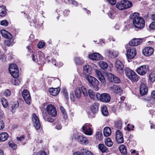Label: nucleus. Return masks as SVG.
I'll list each match as a JSON object with an SVG mask.
<instances>
[{"instance_id":"nucleus-14","label":"nucleus","mask_w":155,"mask_h":155,"mask_svg":"<svg viewBox=\"0 0 155 155\" xmlns=\"http://www.w3.org/2000/svg\"><path fill=\"white\" fill-rule=\"evenodd\" d=\"M22 95L26 103L28 104H30L31 97L29 92L26 90H24L22 92Z\"/></svg>"},{"instance_id":"nucleus-56","label":"nucleus","mask_w":155,"mask_h":155,"mask_svg":"<svg viewBox=\"0 0 155 155\" xmlns=\"http://www.w3.org/2000/svg\"><path fill=\"white\" fill-rule=\"evenodd\" d=\"M127 126V129L128 131L133 130V128L134 127V126L131 125H130L129 124H128Z\"/></svg>"},{"instance_id":"nucleus-38","label":"nucleus","mask_w":155,"mask_h":155,"mask_svg":"<svg viewBox=\"0 0 155 155\" xmlns=\"http://www.w3.org/2000/svg\"><path fill=\"white\" fill-rule=\"evenodd\" d=\"M119 151L123 155L126 154L127 153L125 146L124 145H121L119 147Z\"/></svg>"},{"instance_id":"nucleus-30","label":"nucleus","mask_w":155,"mask_h":155,"mask_svg":"<svg viewBox=\"0 0 155 155\" xmlns=\"http://www.w3.org/2000/svg\"><path fill=\"white\" fill-rule=\"evenodd\" d=\"M104 134L105 137H108L111 134L110 128L108 127H105L103 130Z\"/></svg>"},{"instance_id":"nucleus-8","label":"nucleus","mask_w":155,"mask_h":155,"mask_svg":"<svg viewBox=\"0 0 155 155\" xmlns=\"http://www.w3.org/2000/svg\"><path fill=\"white\" fill-rule=\"evenodd\" d=\"M126 56L128 59H131L134 57L136 54L135 48L129 46L126 48Z\"/></svg>"},{"instance_id":"nucleus-57","label":"nucleus","mask_w":155,"mask_h":155,"mask_svg":"<svg viewBox=\"0 0 155 155\" xmlns=\"http://www.w3.org/2000/svg\"><path fill=\"white\" fill-rule=\"evenodd\" d=\"M107 1L112 5H114L116 2V0H107Z\"/></svg>"},{"instance_id":"nucleus-13","label":"nucleus","mask_w":155,"mask_h":155,"mask_svg":"<svg viewBox=\"0 0 155 155\" xmlns=\"http://www.w3.org/2000/svg\"><path fill=\"white\" fill-rule=\"evenodd\" d=\"M47 110L48 114L52 117H55L57 115V111L55 107L51 104L48 105L47 107Z\"/></svg>"},{"instance_id":"nucleus-3","label":"nucleus","mask_w":155,"mask_h":155,"mask_svg":"<svg viewBox=\"0 0 155 155\" xmlns=\"http://www.w3.org/2000/svg\"><path fill=\"white\" fill-rule=\"evenodd\" d=\"M132 6V2L128 0H123L117 2L116 5V8L120 10H123L130 8Z\"/></svg>"},{"instance_id":"nucleus-53","label":"nucleus","mask_w":155,"mask_h":155,"mask_svg":"<svg viewBox=\"0 0 155 155\" xmlns=\"http://www.w3.org/2000/svg\"><path fill=\"white\" fill-rule=\"evenodd\" d=\"M45 45V43L44 42H40L38 45V47L39 48H43Z\"/></svg>"},{"instance_id":"nucleus-35","label":"nucleus","mask_w":155,"mask_h":155,"mask_svg":"<svg viewBox=\"0 0 155 155\" xmlns=\"http://www.w3.org/2000/svg\"><path fill=\"white\" fill-rule=\"evenodd\" d=\"M96 139L98 141H101L103 138V136L102 132L98 131L96 132L95 135Z\"/></svg>"},{"instance_id":"nucleus-2","label":"nucleus","mask_w":155,"mask_h":155,"mask_svg":"<svg viewBox=\"0 0 155 155\" xmlns=\"http://www.w3.org/2000/svg\"><path fill=\"white\" fill-rule=\"evenodd\" d=\"M139 13H134L130 15V17L133 20L132 22L134 26L138 29H141L144 27L145 21L144 19L139 16Z\"/></svg>"},{"instance_id":"nucleus-6","label":"nucleus","mask_w":155,"mask_h":155,"mask_svg":"<svg viewBox=\"0 0 155 155\" xmlns=\"http://www.w3.org/2000/svg\"><path fill=\"white\" fill-rule=\"evenodd\" d=\"M85 78L89 83L93 86L95 90L98 91L99 90V82L96 78L91 76L86 75Z\"/></svg>"},{"instance_id":"nucleus-44","label":"nucleus","mask_w":155,"mask_h":155,"mask_svg":"<svg viewBox=\"0 0 155 155\" xmlns=\"http://www.w3.org/2000/svg\"><path fill=\"white\" fill-rule=\"evenodd\" d=\"M88 94L90 97L92 99H94L95 97V93L91 90H89L88 91Z\"/></svg>"},{"instance_id":"nucleus-18","label":"nucleus","mask_w":155,"mask_h":155,"mask_svg":"<svg viewBox=\"0 0 155 155\" xmlns=\"http://www.w3.org/2000/svg\"><path fill=\"white\" fill-rule=\"evenodd\" d=\"M153 52V49L150 47L144 48L142 50L143 54L145 56H149L151 55Z\"/></svg>"},{"instance_id":"nucleus-17","label":"nucleus","mask_w":155,"mask_h":155,"mask_svg":"<svg viewBox=\"0 0 155 155\" xmlns=\"http://www.w3.org/2000/svg\"><path fill=\"white\" fill-rule=\"evenodd\" d=\"M12 67H15L14 66H13V65H10L9 66V72L13 78H18L19 75L18 68L13 69L12 68Z\"/></svg>"},{"instance_id":"nucleus-49","label":"nucleus","mask_w":155,"mask_h":155,"mask_svg":"<svg viewBox=\"0 0 155 155\" xmlns=\"http://www.w3.org/2000/svg\"><path fill=\"white\" fill-rule=\"evenodd\" d=\"M115 125L118 128L120 129L122 127L121 121L120 120L116 121L115 123Z\"/></svg>"},{"instance_id":"nucleus-24","label":"nucleus","mask_w":155,"mask_h":155,"mask_svg":"<svg viewBox=\"0 0 155 155\" xmlns=\"http://www.w3.org/2000/svg\"><path fill=\"white\" fill-rule=\"evenodd\" d=\"M77 140L82 144H87L88 143L87 139L83 135H80L77 137Z\"/></svg>"},{"instance_id":"nucleus-50","label":"nucleus","mask_w":155,"mask_h":155,"mask_svg":"<svg viewBox=\"0 0 155 155\" xmlns=\"http://www.w3.org/2000/svg\"><path fill=\"white\" fill-rule=\"evenodd\" d=\"M11 91L8 89L5 90L3 92V95L6 97L9 96L11 95Z\"/></svg>"},{"instance_id":"nucleus-55","label":"nucleus","mask_w":155,"mask_h":155,"mask_svg":"<svg viewBox=\"0 0 155 155\" xmlns=\"http://www.w3.org/2000/svg\"><path fill=\"white\" fill-rule=\"evenodd\" d=\"M149 28L151 29L155 30V22H153L150 24Z\"/></svg>"},{"instance_id":"nucleus-42","label":"nucleus","mask_w":155,"mask_h":155,"mask_svg":"<svg viewBox=\"0 0 155 155\" xmlns=\"http://www.w3.org/2000/svg\"><path fill=\"white\" fill-rule=\"evenodd\" d=\"M149 79L152 82L155 81V71H152L149 75Z\"/></svg>"},{"instance_id":"nucleus-64","label":"nucleus","mask_w":155,"mask_h":155,"mask_svg":"<svg viewBox=\"0 0 155 155\" xmlns=\"http://www.w3.org/2000/svg\"><path fill=\"white\" fill-rule=\"evenodd\" d=\"M17 140L18 141H21L24 139L23 136H21L20 137H16Z\"/></svg>"},{"instance_id":"nucleus-19","label":"nucleus","mask_w":155,"mask_h":155,"mask_svg":"<svg viewBox=\"0 0 155 155\" xmlns=\"http://www.w3.org/2000/svg\"><path fill=\"white\" fill-rule=\"evenodd\" d=\"M110 90L113 92L120 95L122 93V90L121 88L118 86L114 85L110 87Z\"/></svg>"},{"instance_id":"nucleus-59","label":"nucleus","mask_w":155,"mask_h":155,"mask_svg":"<svg viewBox=\"0 0 155 155\" xmlns=\"http://www.w3.org/2000/svg\"><path fill=\"white\" fill-rule=\"evenodd\" d=\"M4 123L2 120H0V130L2 129L4 127Z\"/></svg>"},{"instance_id":"nucleus-33","label":"nucleus","mask_w":155,"mask_h":155,"mask_svg":"<svg viewBox=\"0 0 155 155\" xmlns=\"http://www.w3.org/2000/svg\"><path fill=\"white\" fill-rule=\"evenodd\" d=\"M74 61L75 63L77 65H81L84 64V61L82 58L78 57L74 58Z\"/></svg>"},{"instance_id":"nucleus-9","label":"nucleus","mask_w":155,"mask_h":155,"mask_svg":"<svg viewBox=\"0 0 155 155\" xmlns=\"http://www.w3.org/2000/svg\"><path fill=\"white\" fill-rule=\"evenodd\" d=\"M148 70V66L143 65L138 67L136 71L140 75H143L146 74Z\"/></svg>"},{"instance_id":"nucleus-26","label":"nucleus","mask_w":155,"mask_h":155,"mask_svg":"<svg viewBox=\"0 0 155 155\" xmlns=\"http://www.w3.org/2000/svg\"><path fill=\"white\" fill-rule=\"evenodd\" d=\"M83 73L86 75H89L91 73L92 68L91 67L88 65H85L83 67Z\"/></svg>"},{"instance_id":"nucleus-10","label":"nucleus","mask_w":155,"mask_h":155,"mask_svg":"<svg viewBox=\"0 0 155 155\" xmlns=\"http://www.w3.org/2000/svg\"><path fill=\"white\" fill-rule=\"evenodd\" d=\"M91 125L89 124H85L82 127V130L83 133L88 135H91L92 134L93 131L91 127Z\"/></svg>"},{"instance_id":"nucleus-46","label":"nucleus","mask_w":155,"mask_h":155,"mask_svg":"<svg viewBox=\"0 0 155 155\" xmlns=\"http://www.w3.org/2000/svg\"><path fill=\"white\" fill-rule=\"evenodd\" d=\"M108 80L110 82H112L114 80L113 79L114 77V75L111 73H108L107 74Z\"/></svg>"},{"instance_id":"nucleus-36","label":"nucleus","mask_w":155,"mask_h":155,"mask_svg":"<svg viewBox=\"0 0 155 155\" xmlns=\"http://www.w3.org/2000/svg\"><path fill=\"white\" fill-rule=\"evenodd\" d=\"M101 111L102 114L104 116H107L108 112L107 106L105 105L102 106L101 107Z\"/></svg>"},{"instance_id":"nucleus-37","label":"nucleus","mask_w":155,"mask_h":155,"mask_svg":"<svg viewBox=\"0 0 155 155\" xmlns=\"http://www.w3.org/2000/svg\"><path fill=\"white\" fill-rule=\"evenodd\" d=\"M7 14V12L5 6H0V16H4Z\"/></svg>"},{"instance_id":"nucleus-39","label":"nucleus","mask_w":155,"mask_h":155,"mask_svg":"<svg viewBox=\"0 0 155 155\" xmlns=\"http://www.w3.org/2000/svg\"><path fill=\"white\" fill-rule=\"evenodd\" d=\"M98 64L100 67L103 69H106L108 66L107 63L103 61H100L99 62Z\"/></svg>"},{"instance_id":"nucleus-5","label":"nucleus","mask_w":155,"mask_h":155,"mask_svg":"<svg viewBox=\"0 0 155 155\" xmlns=\"http://www.w3.org/2000/svg\"><path fill=\"white\" fill-rule=\"evenodd\" d=\"M1 33L2 35L5 38L8 39L6 40L4 42L5 45L8 46H10L13 43V41L12 39V35L8 31L5 30H2L1 31Z\"/></svg>"},{"instance_id":"nucleus-54","label":"nucleus","mask_w":155,"mask_h":155,"mask_svg":"<svg viewBox=\"0 0 155 155\" xmlns=\"http://www.w3.org/2000/svg\"><path fill=\"white\" fill-rule=\"evenodd\" d=\"M1 25L6 26L8 25V22L6 20H3L1 21Z\"/></svg>"},{"instance_id":"nucleus-22","label":"nucleus","mask_w":155,"mask_h":155,"mask_svg":"<svg viewBox=\"0 0 155 155\" xmlns=\"http://www.w3.org/2000/svg\"><path fill=\"white\" fill-rule=\"evenodd\" d=\"M140 94L141 95H144L147 94L148 91V88L145 83H141L140 87Z\"/></svg>"},{"instance_id":"nucleus-12","label":"nucleus","mask_w":155,"mask_h":155,"mask_svg":"<svg viewBox=\"0 0 155 155\" xmlns=\"http://www.w3.org/2000/svg\"><path fill=\"white\" fill-rule=\"evenodd\" d=\"M98 110V105L97 103H94L92 105L91 108V112L89 113V117L91 118H94L95 117V114L97 113Z\"/></svg>"},{"instance_id":"nucleus-47","label":"nucleus","mask_w":155,"mask_h":155,"mask_svg":"<svg viewBox=\"0 0 155 155\" xmlns=\"http://www.w3.org/2000/svg\"><path fill=\"white\" fill-rule=\"evenodd\" d=\"M105 143L106 145L109 147H110L113 145V142L111 139L107 138L106 140Z\"/></svg>"},{"instance_id":"nucleus-25","label":"nucleus","mask_w":155,"mask_h":155,"mask_svg":"<svg viewBox=\"0 0 155 155\" xmlns=\"http://www.w3.org/2000/svg\"><path fill=\"white\" fill-rule=\"evenodd\" d=\"M89 57L91 59L94 60H101L102 58V56L98 53H94L89 55Z\"/></svg>"},{"instance_id":"nucleus-40","label":"nucleus","mask_w":155,"mask_h":155,"mask_svg":"<svg viewBox=\"0 0 155 155\" xmlns=\"http://www.w3.org/2000/svg\"><path fill=\"white\" fill-rule=\"evenodd\" d=\"M19 104L18 102H14L12 104L11 110L13 113L15 112L16 109L18 106Z\"/></svg>"},{"instance_id":"nucleus-32","label":"nucleus","mask_w":155,"mask_h":155,"mask_svg":"<svg viewBox=\"0 0 155 155\" xmlns=\"http://www.w3.org/2000/svg\"><path fill=\"white\" fill-rule=\"evenodd\" d=\"M42 115L43 116V118L45 120L50 122H53L54 120L52 118L48 116L47 115L46 112H43Z\"/></svg>"},{"instance_id":"nucleus-15","label":"nucleus","mask_w":155,"mask_h":155,"mask_svg":"<svg viewBox=\"0 0 155 155\" xmlns=\"http://www.w3.org/2000/svg\"><path fill=\"white\" fill-rule=\"evenodd\" d=\"M115 66L118 73L122 74L124 72V65L120 61L116 60L115 62Z\"/></svg>"},{"instance_id":"nucleus-27","label":"nucleus","mask_w":155,"mask_h":155,"mask_svg":"<svg viewBox=\"0 0 155 155\" xmlns=\"http://www.w3.org/2000/svg\"><path fill=\"white\" fill-rule=\"evenodd\" d=\"M60 90L59 87L52 88L50 89L49 91L51 94L53 96H55L59 93Z\"/></svg>"},{"instance_id":"nucleus-34","label":"nucleus","mask_w":155,"mask_h":155,"mask_svg":"<svg viewBox=\"0 0 155 155\" xmlns=\"http://www.w3.org/2000/svg\"><path fill=\"white\" fill-rule=\"evenodd\" d=\"M74 93L75 96L77 98H80L81 97L82 93L80 88H77L75 90Z\"/></svg>"},{"instance_id":"nucleus-51","label":"nucleus","mask_w":155,"mask_h":155,"mask_svg":"<svg viewBox=\"0 0 155 155\" xmlns=\"http://www.w3.org/2000/svg\"><path fill=\"white\" fill-rule=\"evenodd\" d=\"M9 145L14 149L16 148L17 146L13 141H11L9 142Z\"/></svg>"},{"instance_id":"nucleus-16","label":"nucleus","mask_w":155,"mask_h":155,"mask_svg":"<svg viewBox=\"0 0 155 155\" xmlns=\"http://www.w3.org/2000/svg\"><path fill=\"white\" fill-rule=\"evenodd\" d=\"M95 72L97 75V78L101 82V84L105 85L106 83V81L101 72L97 69H96L95 70Z\"/></svg>"},{"instance_id":"nucleus-62","label":"nucleus","mask_w":155,"mask_h":155,"mask_svg":"<svg viewBox=\"0 0 155 155\" xmlns=\"http://www.w3.org/2000/svg\"><path fill=\"white\" fill-rule=\"evenodd\" d=\"M83 150H85L86 152V154L87 155H94L90 151H87L85 149H83Z\"/></svg>"},{"instance_id":"nucleus-21","label":"nucleus","mask_w":155,"mask_h":155,"mask_svg":"<svg viewBox=\"0 0 155 155\" xmlns=\"http://www.w3.org/2000/svg\"><path fill=\"white\" fill-rule=\"evenodd\" d=\"M116 141L119 143H121L124 142V139L122 133L119 130L116 132Z\"/></svg>"},{"instance_id":"nucleus-61","label":"nucleus","mask_w":155,"mask_h":155,"mask_svg":"<svg viewBox=\"0 0 155 155\" xmlns=\"http://www.w3.org/2000/svg\"><path fill=\"white\" fill-rule=\"evenodd\" d=\"M51 62L52 63L54 64L56 66H57L58 67H59L60 66H58V64L56 63V61L55 59H52Z\"/></svg>"},{"instance_id":"nucleus-7","label":"nucleus","mask_w":155,"mask_h":155,"mask_svg":"<svg viewBox=\"0 0 155 155\" xmlns=\"http://www.w3.org/2000/svg\"><path fill=\"white\" fill-rule=\"evenodd\" d=\"M97 99L103 102L108 103L110 101V97L108 94L104 93L100 94L99 93L96 94Z\"/></svg>"},{"instance_id":"nucleus-31","label":"nucleus","mask_w":155,"mask_h":155,"mask_svg":"<svg viewBox=\"0 0 155 155\" xmlns=\"http://www.w3.org/2000/svg\"><path fill=\"white\" fill-rule=\"evenodd\" d=\"M98 148L102 153H107L109 152L107 148L102 144H100L98 145Z\"/></svg>"},{"instance_id":"nucleus-4","label":"nucleus","mask_w":155,"mask_h":155,"mask_svg":"<svg viewBox=\"0 0 155 155\" xmlns=\"http://www.w3.org/2000/svg\"><path fill=\"white\" fill-rule=\"evenodd\" d=\"M125 72L127 78L133 82H136L138 80L137 75L133 70L129 68L126 67L124 70Z\"/></svg>"},{"instance_id":"nucleus-1","label":"nucleus","mask_w":155,"mask_h":155,"mask_svg":"<svg viewBox=\"0 0 155 155\" xmlns=\"http://www.w3.org/2000/svg\"><path fill=\"white\" fill-rule=\"evenodd\" d=\"M27 48L29 53L28 55L32 56V59L34 61L37 62L39 64L43 65L45 63V55L41 52H33V50L29 45L27 46Z\"/></svg>"},{"instance_id":"nucleus-11","label":"nucleus","mask_w":155,"mask_h":155,"mask_svg":"<svg viewBox=\"0 0 155 155\" xmlns=\"http://www.w3.org/2000/svg\"><path fill=\"white\" fill-rule=\"evenodd\" d=\"M32 121L34 126L37 130L40 129L41 124L38 118L35 113L32 114Z\"/></svg>"},{"instance_id":"nucleus-43","label":"nucleus","mask_w":155,"mask_h":155,"mask_svg":"<svg viewBox=\"0 0 155 155\" xmlns=\"http://www.w3.org/2000/svg\"><path fill=\"white\" fill-rule=\"evenodd\" d=\"M1 101L3 106L4 107H6L8 105L7 101L4 97H2L1 99Z\"/></svg>"},{"instance_id":"nucleus-58","label":"nucleus","mask_w":155,"mask_h":155,"mask_svg":"<svg viewBox=\"0 0 155 155\" xmlns=\"http://www.w3.org/2000/svg\"><path fill=\"white\" fill-rule=\"evenodd\" d=\"M36 155H47V154L45 151H40L38 152Z\"/></svg>"},{"instance_id":"nucleus-60","label":"nucleus","mask_w":155,"mask_h":155,"mask_svg":"<svg viewBox=\"0 0 155 155\" xmlns=\"http://www.w3.org/2000/svg\"><path fill=\"white\" fill-rule=\"evenodd\" d=\"M63 94L65 98L68 99V93L67 92V91L66 89H64L63 90Z\"/></svg>"},{"instance_id":"nucleus-28","label":"nucleus","mask_w":155,"mask_h":155,"mask_svg":"<svg viewBox=\"0 0 155 155\" xmlns=\"http://www.w3.org/2000/svg\"><path fill=\"white\" fill-rule=\"evenodd\" d=\"M8 137V134L6 132H3L0 134V142L4 141L7 139Z\"/></svg>"},{"instance_id":"nucleus-63","label":"nucleus","mask_w":155,"mask_h":155,"mask_svg":"<svg viewBox=\"0 0 155 155\" xmlns=\"http://www.w3.org/2000/svg\"><path fill=\"white\" fill-rule=\"evenodd\" d=\"M55 127L57 130H60L61 129L62 126L60 124H58L55 126Z\"/></svg>"},{"instance_id":"nucleus-48","label":"nucleus","mask_w":155,"mask_h":155,"mask_svg":"<svg viewBox=\"0 0 155 155\" xmlns=\"http://www.w3.org/2000/svg\"><path fill=\"white\" fill-rule=\"evenodd\" d=\"M60 110L63 115L64 118L66 119L67 118V116L65 112V110L64 107L62 106L60 107Z\"/></svg>"},{"instance_id":"nucleus-23","label":"nucleus","mask_w":155,"mask_h":155,"mask_svg":"<svg viewBox=\"0 0 155 155\" xmlns=\"http://www.w3.org/2000/svg\"><path fill=\"white\" fill-rule=\"evenodd\" d=\"M143 40V39L141 38H134L129 42V45L132 46H137L140 44Z\"/></svg>"},{"instance_id":"nucleus-41","label":"nucleus","mask_w":155,"mask_h":155,"mask_svg":"<svg viewBox=\"0 0 155 155\" xmlns=\"http://www.w3.org/2000/svg\"><path fill=\"white\" fill-rule=\"evenodd\" d=\"M12 80V84L14 85H18L21 83V80L19 78H14Z\"/></svg>"},{"instance_id":"nucleus-52","label":"nucleus","mask_w":155,"mask_h":155,"mask_svg":"<svg viewBox=\"0 0 155 155\" xmlns=\"http://www.w3.org/2000/svg\"><path fill=\"white\" fill-rule=\"evenodd\" d=\"M113 79L114 80H113L112 82H114L115 83H118L120 81V79L115 75L114 76Z\"/></svg>"},{"instance_id":"nucleus-29","label":"nucleus","mask_w":155,"mask_h":155,"mask_svg":"<svg viewBox=\"0 0 155 155\" xmlns=\"http://www.w3.org/2000/svg\"><path fill=\"white\" fill-rule=\"evenodd\" d=\"M116 13V12L115 8H111L110 10L108 13V15L110 18L113 19L115 16Z\"/></svg>"},{"instance_id":"nucleus-20","label":"nucleus","mask_w":155,"mask_h":155,"mask_svg":"<svg viewBox=\"0 0 155 155\" xmlns=\"http://www.w3.org/2000/svg\"><path fill=\"white\" fill-rule=\"evenodd\" d=\"M106 54L109 57L115 58L117 56L118 52L116 51L109 49L106 51Z\"/></svg>"},{"instance_id":"nucleus-45","label":"nucleus","mask_w":155,"mask_h":155,"mask_svg":"<svg viewBox=\"0 0 155 155\" xmlns=\"http://www.w3.org/2000/svg\"><path fill=\"white\" fill-rule=\"evenodd\" d=\"M80 88L81 90V92H82L83 95L85 96H87L88 95V92L86 88L84 86H82Z\"/></svg>"}]
</instances>
